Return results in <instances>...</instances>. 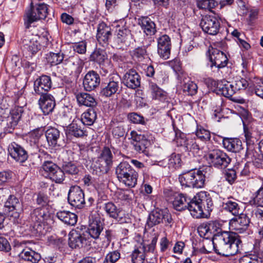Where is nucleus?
<instances>
[{
	"instance_id": "62",
	"label": "nucleus",
	"mask_w": 263,
	"mask_h": 263,
	"mask_svg": "<svg viewBox=\"0 0 263 263\" xmlns=\"http://www.w3.org/2000/svg\"><path fill=\"white\" fill-rule=\"evenodd\" d=\"M63 169L65 173L71 175H75L79 172V169L77 166L71 162H68L64 164L63 166Z\"/></svg>"
},
{
	"instance_id": "43",
	"label": "nucleus",
	"mask_w": 263,
	"mask_h": 263,
	"mask_svg": "<svg viewBox=\"0 0 263 263\" xmlns=\"http://www.w3.org/2000/svg\"><path fill=\"white\" fill-rule=\"evenodd\" d=\"M167 165L172 171L179 168L182 165L181 156L178 154L173 153L168 158Z\"/></svg>"
},
{
	"instance_id": "7",
	"label": "nucleus",
	"mask_w": 263,
	"mask_h": 263,
	"mask_svg": "<svg viewBox=\"0 0 263 263\" xmlns=\"http://www.w3.org/2000/svg\"><path fill=\"white\" fill-rule=\"evenodd\" d=\"M205 83L208 87L210 88L218 95L229 98L235 93L234 85L226 81H216L212 78H208Z\"/></svg>"
},
{
	"instance_id": "46",
	"label": "nucleus",
	"mask_w": 263,
	"mask_h": 263,
	"mask_svg": "<svg viewBox=\"0 0 263 263\" xmlns=\"http://www.w3.org/2000/svg\"><path fill=\"white\" fill-rule=\"evenodd\" d=\"M214 223H203L201 224L197 229L198 233L200 237L208 239L212 235V232L211 228H213Z\"/></svg>"
},
{
	"instance_id": "38",
	"label": "nucleus",
	"mask_w": 263,
	"mask_h": 263,
	"mask_svg": "<svg viewBox=\"0 0 263 263\" xmlns=\"http://www.w3.org/2000/svg\"><path fill=\"white\" fill-rule=\"evenodd\" d=\"M45 136L49 145L55 146L60 138V132L58 129L51 127L46 131Z\"/></svg>"
},
{
	"instance_id": "29",
	"label": "nucleus",
	"mask_w": 263,
	"mask_h": 263,
	"mask_svg": "<svg viewBox=\"0 0 263 263\" xmlns=\"http://www.w3.org/2000/svg\"><path fill=\"white\" fill-rule=\"evenodd\" d=\"M222 206L225 210L229 212L234 216H237L241 213L237 200L232 197L227 199H224Z\"/></svg>"
},
{
	"instance_id": "24",
	"label": "nucleus",
	"mask_w": 263,
	"mask_h": 263,
	"mask_svg": "<svg viewBox=\"0 0 263 263\" xmlns=\"http://www.w3.org/2000/svg\"><path fill=\"white\" fill-rule=\"evenodd\" d=\"M124 84L128 88L136 89L140 85V77L134 69L127 71L123 77Z\"/></svg>"
},
{
	"instance_id": "36",
	"label": "nucleus",
	"mask_w": 263,
	"mask_h": 263,
	"mask_svg": "<svg viewBox=\"0 0 263 263\" xmlns=\"http://www.w3.org/2000/svg\"><path fill=\"white\" fill-rule=\"evenodd\" d=\"M90 61L96 62L100 65L108 63V60L106 51L101 48H97L90 57Z\"/></svg>"
},
{
	"instance_id": "40",
	"label": "nucleus",
	"mask_w": 263,
	"mask_h": 263,
	"mask_svg": "<svg viewBox=\"0 0 263 263\" xmlns=\"http://www.w3.org/2000/svg\"><path fill=\"white\" fill-rule=\"evenodd\" d=\"M103 230V226L100 221L97 220L92 221L89 225L88 232L90 236L97 239L100 236Z\"/></svg>"
},
{
	"instance_id": "53",
	"label": "nucleus",
	"mask_w": 263,
	"mask_h": 263,
	"mask_svg": "<svg viewBox=\"0 0 263 263\" xmlns=\"http://www.w3.org/2000/svg\"><path fill=\"white\" fill-rule=\"evenodd\" d=\"M49 178L56 183H61L65 178L64 172L58 166Z\"/></svg>"
},
{
	"instance_id": "58",
	"label": "nucleus",
	"mask_w": 263,
	"mask_h": 263,
	"mask_svg": "<svg viewBox=\"0 0 263 263\" xmlns=\"http://www.w3.org/2000/svg\"><path fill=\"white\" fill-rule=\"evenodd\" d=\"M250 202L252 205L263 203V187H261L255 193L254 197L250 200Z\"/></svg>"
},
{
	"instance_id": "33",
	"label": "nucleus",
	"mask_w": 263,
	"mask_h": 263,
	"mask_svg": "<svg viewBox=\"0 0 263 263\" xmlns=\"http://www.w3.org/2000/svg\"><path fill=\"white\" fill-rule=\"evenodd\" d=\"M222 144L230 152L236 153L241 149V142L238 139L223 138Z\"/></svg>"
},
{
	"instance_id": "13",
	"label": "nucleus",
	"mask_w": 263,
	"mask_h": 263,
	"mask_svg": "<svg viewBox=\"0 0 263 263\" xmlns=\"http://www.w3.org/2000/svg\"><path fill=\"white\" fill-rule=\"evenodd\" d=\"M157 42L158 54L164 60L168 59L172 47L171 38L166 34H162L157 38Z\"/></svg>"
},
{
	"instance_id": "31",
	"label": "nucleus",
	"mask_w": 263,
	"mask_h": 263,
	"mask_svg": "<svg viewBox=\"0 0 263 263\" xmlns=\"http://www.w3.org/2000/svg\"><path fill=\"white\" fill-rule=\"evenodd\" d=\"M4 207L7 212H12L14 210L23 211V204L14 195H10L6 202Z\"/></svg>"
},
{
	"instance_id": "5",
	"label": "nucleus",
	"mask_w": 263,
	"mask_h": 263,
	"mask_svg": "<svg viewBox=\"0 0 263 263\" xmlns=\"http://www.w3.org/2000/svg\"><path fill=\"white\" fill-rule=\"evenodd\" d=\"M116 24V34L114 43L117 48H123L129 45L132 34L130 30L125 26L124 20L118 21Z\"/></svg>"
},
{
	"instance_id": "22",
	"label": "nucleus",
	"mask_w": 263,
	"mask_h": 263,
	"mask_svg": "<svg viewBox=\"0 0 263 263\" xmlns=\"http://www.w3.org/2000/svg\"><path fill=\"white\" fill-rule=\"evenodd\" d=\"M87 240L84 234L72 230L69 234L68 244L72 249L81 248L87 245Z\"/></svg>"
},
{
	"instance_id": "26",
	"label": "nucleus",
	"mask_w": 263,
	"mask_h": 263,
	"mask_svg": "<svg viewBox=\"0 0 263 263\" xmlns=\"http://www.w3.org/2000/svg\"><path fill=\"white\" fill-rule=\"evenodd\" d=\"M39 37L36 35H31L24 39L23 41V47L32 54L36 53L41 49V45L38 41Z\"/></svg>"
},
{
	"instance_id": "17",
	"label": "nucleus",
	"mask_w": 263,
	"mask_h": 263,
	"mask_svg": "<svg viewBox=\"0 0 263 263\" xmlns=\"http://www.w3.org/2000/svg\"><path fill=\"white\" fill-rule=\"evenodd\" d=\"M210 60L212 63L211 66H215L218 68L225 67L228 62L226 55L219 49L213 48L210 50Z\"/></svg>"
},
{
	"instance_id": "52",
	"label": "nucleus",
	"mask_w": 263,
	"mask_h": 263,
	"mask_svg": "<svg viewBox=\"0 0 263 263\" xmlns=\"http://www.w3.org/2000/svg\"><path fill=\"white\" fill-rule=\"evenodd\" d=\"M146 51L144 47H138L132 51L131 55L135 61H142L146 56Z\"/></svg>"
},
{
	"instance_id": "3",
	"label": "nucleus",
	"mask_w": 263,
	"mask_h": 263,
	"mask_svg": "<svg viewBox=\"0 0 263 263\" xmlns=\"http://www.w3.org/2000/svg\"><path fill=\"white\" fill-rule=\"evenodd\" d=\"M116 174L119 181L127 187H134L137 183V172L126 161L117 166Z\"/></svg>"
},
{
	"instance_id": "45",
	"label": "nucleus",
	"mask_w": 263,
	"mask_h": 263,
	"mask_svg": "<svg viewBox=\"0 0 263 263\" xmlns=\"http://www.w3.org/2000/svg\"><path fill=\"white\" fill-rule=\"evenodd\" d=\"M150 87L153 99L159 100L161 101H165L166 99V92L159 87L156 84L152 83Z\"/></svg>"
},
{
	"instance_id": "30",
	"label": "nucleus",
	"mask_w": 263,
	"mask_h": 263,
	"mask_svg": "<svg viewBox=\"0 0 263 263\" xmlns=\"http://www.w3.org/2000/svg\"><path fill=\"white\" fill-rule=\"evenodd\" d=\"M139 24L146 35H152L156 33L155 24L149 17H141L139 19Z\"/></svg>"
},
{
	"instance_id": "16",
	"label": "nucleus",
	"mask_w": 263,
	"mask_h": 263,
	"mask_svg": "<svg viewBox=\"0 0 263 263\" xmlns=\"http://www.w3.org/2000/svg\"><path fill=\"white\" fill-rule=\"evenodd\" d=\"M51 87L50 77L46 75H42L37 78L34 82V90L36 94L43 95L47 92Z\"/></svg>"
},
{
	"instance_id": "12",
	"label": "nucleus",
	"mask_w": 263,
	"mask_h": 263,
	"mask_svg": "<svg viewBox=\"0 0 263 263\" xmlns=\"http://www.w3.org/2000/svg\"><path fill=\"white\" fill-rule=\"evenodd\" d=\"M200 26L205 33L216 35L219 30L220 22L215 16L205 15L201 19Z\"/></svg>"
},
{
	"instance_id": "51",
	"label": "nucleus",
	"mask_w": 263,
	"mask_h": 263,
	"mask_svg": "<svg viewBox=\"0 0 263 263\" xmlns=\"http://www.w3.org/2000/svg\"><path fill=\"white\" fill-rule=\"evenodd\" d=\"M197 89L198 87L197 84L189 80L185 82L182 86L183 91L190 96L195 95L197 92Z\"/></svg>"
},
{
	"instance_id": "6",
	"label": "nucleus",
	"mask_w": 263,
	"mask_h": 263,
	"mask_svg": "<svg viewBox=\"0 0 263 263\" xmlns=\"http://www.w3.org/2000/svg\"><path fill=\"white\" fill-rule=\"evenodd\" d=\"M205 157L209 164L218 168H225L231 161L229 156L219 149L209 151Z\"/></svg>"
},
{
	"instance_id": "2",
	"label": "nucleus",
	"mask_w": 263,
	"mask_h": 263,
	"mask_svg": "<svg viewBox=\"0 0 263 263\" xmlns=\"http://www.w3.org/2000/svg\"><path fill=\"white\" fill-rule=\"evenodd\" d=\"M208 170H210V168L206 166L183 172L178 177L182 188L201 189L203 187L206 178L209 175Z\"/></svg>"
},
{
	"instance_id": "27",
	"label": "nucleus",
	"mask_w": 263,
	"mask_h": 263,
	"mask_svg": "<svg viewBox=\"0 0 263 263\" xmlns=\"http://www.w3.org/2000/svg\"><path fill=\"white\" fill-rule=\"evenodd\" d=\"M66 64L72 73L78 77L83 68L84 63L78 56H72L66 59Z\"/></svg>"
},
{
	"instance_id": "57",
	"label": "nucleus",
	"mask_w": 263,
	"mask_h": 263,
	"mask_svg": "<svg viewBox=\"0 0 263 263\" xmlns=\"http://www.w3.org/2000/svg\"><path fill=\"white\" fill-rule=\"evenodd\" d=\"M103 209L107 215L112 218L115 216V214L118 210L115 204L111 202L105 203Z\"/></svg>"
},
{
	"instance_id": "32",
	"label": "nucleus",
	"mask_w": 263,
	"mask_h": 263,
	"mask_svg": "<svg viewBox=\"0 0 263 263\" xmlns=\"http://www.w3.org/2000/svg\"><path fill=\"white\" fill-rule=\"evenodd\" d=\"M20 257L23 260L31 263H37L41 259V255L30 248L24 249L20 254Z\"/></svg>"
},
{
	"instance_id": "60",
	"label": "nucleus",
	"mask_w": 263,
	"mask_h": 263,
	"mask_svg": "<svg viewBox=\"0 0 263 263\" xmlns=\"http://www.w3.org/2000/svg\"><path fill=\"white\" fill-rule=\"evenodd\" d=\"M87 44L85 41H82L78 43L73 44L72 47L73 50L79 53L84 54L86 51Z\"/></svg>"
},
{
	"instance_id": "9",
	"label": "nucleus",
	"mask_w": 263,
	"mask_h": 263,
	"mask_svg": "<svg viewBox=\"0 0 263 263\" xmlns=\"http://www.w3.org/2000/svg\"><path fill=\"white\" fill-rule=\"evenodd\" d=\"M114 156L111 149L104 147L100 152L96 162V166L102 173H107L112 166Z\"/></svg>"
},
{
	"instance_id": "8",
	"label": "nucleus",
	"mask_w": 263,
	"mask_h": 263,
	"mask_svg": "<svg viewBox=\"0 0 263 263\" xmlns=\"http://www.w3.org/2000/svg\"><path fill=\"white\" fill-rule=\"evenodd\" d=\"M161 222H164L166 226L171 228L173 219L171 214L166 210L157 209L149 214L147 220L146 226L149 228H152Z\"/></svg>"
},
{
	"instance_id": "11",
	"label": "nucleus",
	"mask_w": 263,
	"mask_h": 263,
	"mask_svg": "<svg viewBox=\"0 0 263 263\" xmlns=\"http://www.w3.org/2000/svg\"><path fill=\"white\" fill-rule=\"evenodd\" d=\"M23 111V108L21 106H15L11 110L10 115L5 120L4 132L6 134L12 133L13 132L21 118Z\"/></svg>"
},
{
	"instance_id": "54",
	"label": "nucleus",
	"mask_w": 263,
	"mask_h": 263,
	"mask_svg": "<svg viewBox=\"0 0 263 263\" xmlns=\"http://www.w3.org/2000/svg\"><path fill=\"white\" fill-rule=\"evenodd\" d=\"M147 137L145 136L142 140L137 143H134V146L137 152L142 153L146 152V149L149 144V141Z\"/></svg>"
},
{
	"instance_id": "23",
	"label": "nucleus",
	"mask_w": 263,
	"mask_h": 263,
	"mask_svg": "<svg viewBox=\"0 0 263 263\" xmlns=\"http://www.w3.org/2000/svg\"><path fill=\"white\" fill-rule=\"evenodd\" d=\"M111 36V28L104 23L99 24L97 34V39L99 43L103 47L107 46Z\"/></svg>"
},
{
	"instance_id": "14",
	"label": "nucleus",
	"mask_w": 263,
	"mask_h": 263,
	"mask_svg": "<svg viewBox=\"0 0 263 263\" xmlns=\"http://www.w3.org/2000/svg\"><path fill=\"white\" fill-rule=\"evenodd\" d=\"M68 200L73 206L81 208L85 203L84 194L79 186H71L69 191Z\"/></svg>"
},
{
	"instance_id": "15",
	"label": "nucleus",
	"mask_w": 263,
	"mask_h": 263,
	"mask_svg": "<svg viewBox=\"0 0 263 263\" xmlns=\"http://www.w3.org/2000/svg\"><path fill=\"white\" fill-rule=\"evenodd\" d=\"M120 85V76L116 73L110 74L107 85L101 90V93L106 97H111L118 91Z\"/></svg>"
},
{
	"instance_id": "10",
	"label": "nucleus",
	"mask_w": 263,
	"mask_h": 263,
	"mask_svg": "<svg viewBox=\"0 0 263 263\" xmlns=\"http://www.w3.org/2000/svg\"><path fill=\"white\" fill-rule=\"evenodd\" d=\"M250 222L247 215L241 213L230 220L229 226L232 230L236 232L233 233L237 236L236 233H243L248 229ZM237 237L239 238L238 235Z\"/></svg>"
},
{
	"instance_id": "50",
	"label": "nucleus",
	"mask_w": 263,
	"mask_h": 263,
	"mask_svg": "<svg viewBox=\"0 0 263 263\" xmlns=\"http://www.w3.org/2000/svg\"><path fill=\"white\" fill-rule=\"evenodd\" d=\"M175 137L173 139L178 146H185L186 144V139L183 133L173 126Z\"/></svg>"
},
{
	"instance_id": "35",
	"label": "nucleus",
	"mask_w": 263,
	"mask_h": 263,
	"mask_svg": "<svg viewBox=\"0 0 263 263\" xmlns=\"http://www.w3.org/2000/svg\"><path fill=\"white\" fill-rule=\"evenodd\" d=\"M57 216L65 223L70 226H74L78 220L77 215L69 211H59L57 212Z\"/></svg>"
},
{
	"instance_id": "28",
	"label": "nucleus",
	"mask_w": 263,
	"mask_h": 263,
	"mask_svg": "<svg viewBox=\"0 0 263 263\" xmlns=\"http://www.w3.org/2000/svg\"><path fill=\"white\" fill-rule=\"evenodd\" d=\"M198 201L196 199V196L193 199L191 198L186 209L189 210L191 215L196 218H200L204 216L203 207Z\"/></svg>"
},
{
	"instance_id": "63",
	"label": "nucleus",
	"mask_w": 263,
	"mask_h": 263,
	"mask_svg": "<svg viewBox=\"0 0 263 263\" xmlns=\"http://www.w3.org/2000/svg\"><path fill=\"white\" fill-rule=\"evenodd\" d=\"M196 135L202 141H208L211 138L210 132L204 128H198L196 132Z\"/></svg>"
},
{
	"instance_id": "56",
	"label": "nucleus",
	"mask_w": 263,
	"mask_h": 263,
	"mask_svg": "<svg viewBox=\"0 0 263 263\" xmlns=\"http://www.w3.org/2000/svg\"><path fill=\"white\" fill-rule=\"evenodd\" d=\"M115 215L113 218L120 223H128L130 221L128 214L120 209H118Z\"/></svg>"
},
{
	"instance_id": "4",
	"label": "nucleus",
	"mask_w": 263,
	"mask_h": 263,
	"mask_svg": "<svg viewBox=\"0 0 263 263\" xmlns=\"http://www.w3.org/2000/svg\"><path fill=\"white\" fill-rule=\"evenodd\" d=\"M48 6L46 4L32 2L30 8L26 11L24 16L26 28H29L33 22L45 19L48 13Z\"/></svg>"
},
{
	"instance_id": "55",
	"label": "nucleus",
	"mask_w": 263,
	"mask_h": 263,
	"mask_svg": "<svg viewBox=\"0 0 263 263\" xmlns=\"http://www.w3.org/2000/svg\"><path fill=\"white\" fill-rule=\"evenodd\" d=\"M218 5V2L215 0H200L198 2L199 8L211 10Z\"/></svg>"
},
{
	"instance_id": "37",
	"label": "nucleus",
	"mask_w": 263,
	"mask_h": 263,
	"mask_svg": "<svg viewBox=\"0 0 263 263\" xmlns=\"http://www.w3.org/2000/svg\"><path fill=\"white\" fill-rule=\"evenodd\" d=\"M77 100L79 104L93 107L97 104L95 99L90 94L80 93L77 95Z\"/></svg>"
},
{
	"instance_id": "44",
	"label": "nucleus",
	"mask_w": 263,
	"mask_h": 263,
	"mask_svg": "<svg viewBox=\"0 0 263 263\" xmlns=\"http://www.w3.org/2000/svg\"><path fill=\"white\" fill-rule=\"evenodd\" d=\"M58 166L51 161H45L40 168V172L46 177H49L51 174L57 168Z\"/></svg>"
},
{
	"instance_id": "61",
	"label": "nucleus",
	"mask_w": 263,
	"mask_h": 263,
	"mask_svg": "<svg viewBox=\"0 0 263 263\" xmlns=\"http://www.w3.org/2000/svg\"><path fill=\"white\" fill-rule=\"evenodd\" d=\"M128 119L131 122L134 124H145V121L143 117L136 112L129 114L128 115Z\"/></svg>"
},
{
	"instance_id": "18",
	"label": "nucleus",
	"mask_w": 263,
	"mask_h": 263,
	"mask_svg": "<svg viewBox=\"0 0 263 263\" xmlns=\"http://www.w3.org/2000/svg\"><path fill=\"white\" fill-rule=\"evenodd\" d=\"M160 234V230L158 227L153 228L152 232L151 233L152 237L151 242L148 244L142 243L138 247L146 257L148 256L149 253L155 254L156 246Z\"/></svg>"
},
{
	"instance_id": "39",
	"label": "nucleus",
	"mask_w": 263,
	"mask_h": 263,
	"mask_svg": "<svg viewBox=\"0 0 263 263\" xmlns=\"http://www.w3.org/2000/svg\"><path fill=\"white\" fill-rule=\"evenodd\" d=\"M65 133L67 136H74L77 138L85 135V131L74 122L66 127Z\"/></svg>"
},
{
	"instance_id": "49",
	"label": "nucleus",
	"mask_w": 263,
	"mask_h": 263,
	"mask_svg": "<svg viewBox=\"0 0 263 263\" xmlns=\"http://www.w3.org/2000/svg\"><path fill=\"white\" fill-rule=\"evenodd\" d=\"M146 257H147L138 247L135 248L131 254L133 263H143Z\"/></svg>"
},
{
	"instance_id": "34",
	"label": "nucleus",
	"mask_w": 263,
	"mask_h": 263,
	"mask_svg": "<svg viewBox=\"0 0 263 263\" xmlns=\"http://www.w3.org/2000/svg\"><path fill=\"white\" fill-rule=\"evenodd\" d=\"M46 216L44 209L37 208L34 209L30 214V219L31 222L33 223V228L36 229L41 226Z\"/></svg>"
},
{
	"instance_id": "25",
	"label": "nucleus",
	"mask_w": 263,
	"mask_h": 263,
	"mask_svg": "<svg viewBox=\"0 0 263 263\" xmlns=\"http://www.w3.org/2000/svg\"><path fill=\"white\" fill-rule=\"evenodd\" d=\"M174 200L172 201L174 208L177 211H181L187 209L191 198L186 194H175Z\"/></svg>"
},
{
	"instance_id": "42",
	"label": "nucleus",
	"mask_w": 263,
	"mask_h": 263,
	"mask_svg": "<svg viewBox=\"0 0 263 263\" xmlns=\"http://www.w3.org/2000/svg\"><path fill=\"white\" fill-rule=\"evenodd\" d=\"M239 263H263V254L254 252L247 255H244L239 260Z\"/></svg>"
},
{
	"instance_id": "20",
	"label": "nucleus",
	"mask_w": 263,
	"mask_h": 263,
	"mask_svg": "<svg viewBox=\"0 0 263 263\" xmlns=\"http://www.w3.org/2000/svg\"><path fill=\"white\" fill-rule=\"evenodd\" d=\"M40 96V98L39 100L40 108L44 115H48L52 112L55 107V99L53 96L50 93L44 94Z\"/></svg>"
},
{
	"instance_id": "48",
	"label": "nucleus",
	"mask_w": 263,
	"mask_h": 263,
	"mask_svg": "<svg viewBox=\"0 0 263 263\" xmlns=\"http://www.w3.org/2000/svg\"><path fill=\"white\" fill-rule=\"evenodd\" d=\"M64 54L62 53L50 52L47 54L46 59L48 63L51 65H57L60 64L64 60Z\"/></svg>"
},
{
	"instance_id": "41",
	"label": "nucleus",
	"mask_w": 263,
	"mask_h": 263,
	"mask_svg": "<svg viewBox=\"0 0 263 263\" xmlns=\"http://www.w3.org/2000/svg\"><path fill=\"white\" fill-rule=\"evenodd\" d=\"M97 119V113L93 108H89L81 116L82 122L87 125H91Z\"/></svg>"
},
{
	"instance_id": "47",
	"label": "nucleus",
	"mask_w": 263,
	"mask_h": 263,
	"mask_svg": "<svg viewBox=\"0 0 263 263\" xmlns=\"http://www.w3.org/2000/svg\"><path fill=\"white\" fill-rule=\"evenodd\" d=\"M43 130L40 129H36L32 131L30 133L28 138L31 145L37 147L40 140L43 136Z\"/></svg>"
},
{
	"instance_id": "1",
	"label": "nucleus",
	"mask_w": 263,
	"mask_h": 263,
	"mask_svg": "<svg viewBox=\"0 0 263 263\" xmlns=\"http://www.w3.org/2000/svg\"><path fill=\"white\" fill-rule=\"evenodd\" d=\"M241 240L235 234L220 230L214 234L212 240H208L199 252L203 254H208L213 251L223 256H233L239 250Z\"/></svg>"
},
{
	"instance_id": "19",
	"label": "nucleus",
	"mask_w": 263,
	"mask_h": 263,
	"mask_svg": "<svg viewBox=\"0 0 263 263\" xmlns=\"http://www.w3.org/2000/svg\"><path fill=\"white\" fill-rule=\"evenodd\" d=\"M100 84L99 75L95 71L88 72L83 79V85L84 89L88 91L95 90Z\"/></svg>"
},
{
	"instance_id": "64",
	"label": "nucleus",
	"mask_w": 263,
	"mask_h": 263,
	"mask_svg": "<svg viewBox=\"0 0 263 263\" xmlns=\"http://www.w3.org/2000/svg\"><path fill=\"white\" fill-rule=\"evenodd\" d=\"M224 178L230 184H232L234 183L237 178L235 171L234 170H227L224 174Z\"/></svg>"
},
{
	"instance_id": "59",
	"label": "nucleus",
	"mask_w": 263,
	"mask_h": 263,
	"mask_svg": "<svg viewBox=\"0 0 263 263\" xmlns=\"http://www.w3.org/2000/svg\"><path fill=\"white\" fill-rule=\"evenodd\" d=\"M120 258V254L117 251H114L108 253L103 263H115Z\"/></svg>"
},
{
	"instance_id": "21",
	"label": "nucleus",
	"mask_w": 263,
	"mask_h": 263,
	"mask_svg": "<svg viewBox=\"0 0 263 263\" xmlns=\"http://www.w3.org/2000/svg\"><path fill=\"white\" fill-rule=\"evenodd\" d=\"M8 151L11 157L20 163L25 162L28 158V154L26 150L15 142L9 145Z\"/></svg>"
}]
</instances>
